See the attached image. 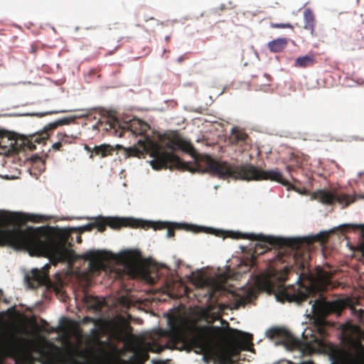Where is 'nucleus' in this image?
Returning a JSON list of instances; mask_svg holds the SVG:
<instances>
[{"instance_id":"obj_1","label":"nucleus","mask_w":364,"mask_h":364,"mask_svg":"<svg viewBox=\"0 0 364 364\" xmlns=\"http://www.w3.org/2000/svg\"><path fill=\"white\" fill-rule=\"evenodd\" d=\"M231 237L235 239H248L258 241L262 244H257L255 252L263 254L268 249V245L282 248H290L295 252L291 256H286L278 252L277 256L282 263L287 262V258L292 260L293 264L284 268L282 274L277 277L279 285L277 287L276 297L281 302H296L301 304L311 295L318 291L327 289L331 284L332 274L318 266L315 273L310 270V254L308 252L301 253L296 250L300 247L302 240L298 238H279L266 236L262 234H245L231 232ZM258 283L267 291H274L276 286L269 276H262L257 279Z\"/></svg>"},{"instance_id":"obj_2","label":"nucleus","mask_w":364,"mask_h":364,"mask_svg":"<svg viewBox=\"0 0 364 364\" xmlns=\"http://www.w3.org/2000/svg\"><path fill=\"white\" fill-rule=\"evenodd\" d=\"M117 126L122 129L119 134V137L124 136L127 133L141 137L135 146L125 149V153L128 156L140 157L144 154H150V156L153 157L150 164L154 169L177 168L188 170L192 173L198 172L193 170L195 169V165L200 158L196 159L194 164L189 166L173 153L177 150H181L191 155L195 154L192 144L183 138L177 132L171 131L161 135L160 139L162 146H161L146 134L150 127L140 119H134L129 124L121 127L114 116H109L106 118L105 129H116Z\"/></svg>"},{"instance_id":"obj_3","label":"nucleus","mask_w":364,"mask_h":364,"mask_svg":"<svg viewBox=\"0 0 364 364\" xmlns=\"http://www.w3.org/2000/svg\"><path fill=\"white\" fill-rule=\"evenodd\" d=\"M1 235L36 255L48 257L54 265L73 257V252L67 247L66 242L55 239L43 228L30 227L25 230L17 228L0 232V237Z\"/></svg>"},{"instance_id":"obj_4","label":"nucleus","mask_w":364,"mask_h":364,"mask_svg":"<svg viewBox=\"0 0 364 364\" xmlns=\"http://www.w3.org/2000/svg\"><path fill=\"white\" fill-rule=\"evenodd\" d=\"M193 171L208 173L221 179L232 178L244 181H272L285 186H291L290 183L283 178L282 172L278 168L266 171L250 164H231L227 161L214 159L208 155L200 157Z\"/></svg>"},{"instance_id":"obj_5","label":"nucleus","mask_w":364,"mask_h":364,"mask_svg":"<svg viewBox=\"0 0 364 364\" xmlns=\"http://www.w3.org/2000/svg\"><path fill=\"white\" fill-rule=\"evenodd\" d=\"M33 346L32 340L14 335L0 345V357L18 359L30 354L33 350Z\"/></svg>"},{"instance_id":"obj_6","label":"nucleus","mask_w":364,"mask_h":364,"mask_svg":"<svg viewBox=\"0 0 364 364\" xmlns=\"http://www.w3.org/2000/svg\"><path fill=\"white\" fill-rule=\"evenodd\" d=\"M93 223L95 228H97L100 232L105 231L107 226H109L113 229H119L123 227L132 228L149 227L146 224L144 225V220L131 218L99 217Z\"/></svg>"},{"instance_id":"obj_7","label":"nucleus","mask_w":364,"mask_h":364,"mask_svg":"<svg viewBox=\"0 0 364 364\" xmlns=\"http://www.w3.org/2000/svg\"><path fill=\"white\" fill-rule=\"evenodd\" d=\"M74 121L72 117H64L55 122L48 124L44 127V131L37 132L33 134L25 137L23 140V149L29 151H33L36 149V144H45L49 134L48 131L55 129L60 126L69 124L71 122Z\"/></svg>"},{"instance_id":"obj_8","label":"nucleus","mask_w":364,"mask_h":364,"mask_svg":"<svg viewBox=\"0 0 364 364\" xmlns=\"http://www.w3.org/2000/svg\"><path fill=\"white\" fill-rule=\"evenodd\" d=\"M228 336L231 340L228 347L233 355H238L242 350H250L252 346V334L228 327Z\"/></svg>"},{"instance_id":"obj_9","label":"nucleus","mask_w":364,"mask_h":364,"mask_svg":"<svg viewBox=\"0 0 364 364\" xmlns=\"http://www.w3.org/2000/svg\"><path fill=\"white\" fill-rule=\"evenodd\" d=\"M80 257L89 262V271L95 275L101 272H107L108 268L105 262L109 259V253L105 251L90 250L83 253Z\"/></svg>"},{"instance_id":"obj_10","label":"nucleus","mask_w":364,"mask_h":364,"mask_svg":"<svg viewBox=\"0 0 364 364\" xmlns=\"http://www.w3.org/2000/svg\"><path fill=\"white\" fill-rule=\"evenodd\" d=\"M169 329L166 331L159 330V336H165L168 338L166 348H176L178 343L183 340V332L181 326L173 318L168 320Z\"/></svg>"},{"instance_id":"obj_11","label":"nucleus","mask_w":364,"mask_h":364,"mask_svg":"<svg viewBox=\"0 0 364 364\" xmlns=\"http://www.w3.org/2000/svg\"><path fill=\"white\" fill-rule=\"evenodd\" d=\"M49 264H46L42 270L37 269H32L25 276V282L31 289H37L41 285H45L49 281L48 271Z\"/></svg>"},{"instance_id":"obj_12","label":"nucleus","mask_w":364,"mask_h":364,"mask_svg":"<svg viewBox=\"0 0 364 364\" xmlns=\"http://www.w3.org/2000/svg\"><path fill=\"white\" fill-rule=\"evenodd\" d=\"M267 336L270 338H281L284 346L289 348H294L299 345V341L285 328H272L267 331Z\"/></svg>"},{"instance_id":"obj_13","label":"nucleus","mask_w":364,"mask_h":364,"mask_svg":"<svg viewBox=\"0 0 364 364\" xmlns=\"http://www.w3.org/2000/svg\"><path fill=\"white\" fill-rule=\"evenodd\" d=\"M82 301L88 309L93 310L95 312L101 311L102 307L105 305L104 299H100L98 296H92L86 291L83 292Z\"/></svg>"},{"instance_id":"obj_14","label":"nucleus","mask_w":364,"mask_h":364,"mask_svg":"<svg viewBox=\"0 0 364 364\" xmlns=\"http://www.w3.org/2000/svg\"><path fill=\"white\" fill-rule=\"evenodd\" d=\"M145 223L144 225L146 224L149 225V227H139L140 228H143L145 230L153 228L154 230H162V229H167V237H171L174 236L175 234V228H179V225L178 224L172 225L168 223L165 222H156V223H152L149 221H144Z\"/></svg>"},{"instance_id":"obj_15","label":"nucleus","mask_w":364,"mask_h":364,"mask_svg":"<svg viewBox=\"0 0 364 364\" xmlns=\"http://www.w3.org/2000/svg\"><path fill=\"white\" fill-rule=\"evenodd\" d=\"M249 136L247 133L242 129H240L237 127H234L231 130L230 135L229 136L230 143L232 145L236 144H247V140Z\"/></svg>"},{"instance_id":"obj_16","label":"nucleus","mask_w":364,"mask_h":364,"mask_svg":"<svg viewBox=\"0 0 364 364\" xmlns=\"http://www.w3.org/2000/svg\"><path fill=\"white\" fill-rule=\"evenodd\" d=\"M200 283H201L202 285H206L209 287L210 289L208 291V300H212L215 298V294L217 292H220L223 290V284L218 282L216 280H212V281H206L204 280L203 278L200 279Z\"/></svg>"},{"instance_id":"obj_17","label":"nucleus","mask_w":364,"mask_h":364,"mask_svg":"<svg viewBox=\"0 0 364 364\" xmlns=\"http://www.w3.org/2000/svg\"><path fill=\"white\" fill-rule=\"evenodd\" d=\"M304 28L310 31L311 36H316L314 28L316 18L314 13L310 9H306L304 11Z\"/></svg>"},{"instance_id":"obj_18","label":"nucleus","mask_w":364,"mask_h":364,"mask_svg":"<svg viewBox=\"0 0 364 364\" xmlns=\"http://www.w3.org/2000/svg\"><path fill=\"white\" fill-rule=\"evenodd\" d=\"M314 197L321 203L326 205H331L335 202V194L326 190L316 191Z\"/></svg>"},{"instance_id":"obj_19","label":"nucleus","mask_w":364,"mask_h":364,"mask_svg":"<svg viewBox=\"0 0 364 364\" xmlns=\"http://www.w3.org/2000/svg\"><path fill=\"white\" fill-rule=\"evenodd\" d=\"M288 41L285 38L274 39L268 43V48L272 53H280L287 46Z\"/></svg>"},{"instance_id":"obj_20","label":"nucleus","mask_w":364,"mask_h":364,"mask_svg":"<svg viewBox=\"0 0 364 364\" xmlns=\"http://www.w3.org/2000/svg\"><path fill=\"white\" fill-rule=\"evenodd\" d=\"M316 63L314 55H306L299 57L295 60L294 65L298 68H306L314 65Z\"/></svg>"},{"instance_id":"obj_21","label":"nucleus","mask_w":364,"mask_h":364,"mask_svg":"<svg viewBox=\"0 0 364 364\" xmlns=\"http://www.w3.org/2000/svg\"><path fill=\"white\" fill-rule=\"evenodd\" d=\"M114 149L109 144H101L95 146L93 148V152L95 155L100 156L101 157H106L112 155Z\"/></svg>"},{"instance_id":"obj_22","label":"nucleus","mask_w":364,"mask_h":364,"mask_svg":"<svg viewBox=\"0 0 364 364\" xmlns=\"http://www.w3.org/2000/svg\"><path fill=\"white\" fill-rule=\"evenodd\" d=\"M18 218L14 215H9L4 212L0 211V225L18 223Z\"/></svg>"},{"instance_id":"obj_23","label":"nucleus","mask_w":364,"mask_h":364,"mask_svg":"<svg viewBox=\"0 0 364 364\" xmlns=\"http://www.w3.org/2000/svg\"><path fill=\"white\" fill-rule=\"evenodd\" d=\"M31 161H32L33 166L38 168V171H42L46 169L45 160L42 157L35 155L31 158Z\"/></svg>"},{"instance_id":"obj_24","label":"nucleus","mask_w":364,"mask_h":364,"mask_svg":"<svg viewBox=\"0 0 364 364\" xmlns=\"http://www.w3.org/2000/svg\"><path fill=\"white\" fill-rule=\"evenodd\" d=\"M57 136L58 139L60 140L63 145L73 144L77 139V136H74L73 135H68L67 134L65 133H58Z\"/></svg>"},{"instance_id":"obj_25","label":"nucleus","mask_w":364,"mask_h":364,"mask_svg":"<svg viewBox=\"0 0 364 364\" xmlns=\"http://www.w3.org/2000/svg\"><path fill=\"white\" fill-rule=\"evenodd\" d=\"M70 326V321L66 318H63L60 321V326L57 327L53 331L58 333H65Z\"/></svg>"},{"instance_id":"obj_26","label":"nucleus","mask_w":364,"mask_h":364,"mask_svg":"<svg viewBox=\"0 0 364 364\" xmlns=\"http://www.w3.org/2000/svg\"><path fill=\"white\" fill-rule=\"evenodd\" d=\"M341 229L343 231L351 230H360L361 236L364 238V226L361 225H343L341 226Z\"/></svg>"},{"instance_id":"obj_27","label":"nucleus","mask_w":364,"mask_h":364,"mask_svg":"<svg viewBox=\"0 0 364 364\" xmlns=\"http://www.w3.org/2000/svg\"><path fill=\"white\" fill-rule=\"evenodd\" d=\"M65 362L70 364H92L90 361H79L75 360L71 353H68L65 356Z\"/></svg>"},{"instance_id":"obj_28","label":"nucleus","mask_w":364,"mask_h":364,"mask_svg":"<svg viewBox=\"0 0 364 364\" xmlns=\"http://www.w3.org/2000/svg\"><path fill=\"white\" fill-rule=\"evenodd\" d=\"M348 196L346 194L335 195V201L340 204H343L345 206L349 205Z\"/></svg>"},{"instance_id":"obj_29","label":"nucleus","mask_w":364,"mask_h":364,"mask_svg":"<svg viewBox=\"0 0 364 364\" xmlns=\"http://www.w3.org/2000/svg\"><path fill=\"white\" fill-rule=\"evenodd\" d=\"M329 234L327 232H321L314 236L315 241L319 242L321 244H325L328 239Z\"/></svg>"},{"instance_id":"obj_30","label":"nucleus","mask_w":364,"mask_h":364,"mask_svg":"<svg viewBox=\"0 0 364 364\" xmlns=\"http://www.w3.org/2000/svg\"><path fill=\"white\" fill-rule=\"evenodd\" d=\"M91 335H92V341L95 343H98L100 342V332L98 329L93 328L91 329Z\"/></svg>"},{"instance_id":"obj_31","label":"nucleus","mask_w":364,"mask_h":364,"mask_svg":"<svg viewBox=\"0 0 364 364\" xmlns=\"http://www.w3.org/2000/svg\"><path fill=\"white\" fill-rule=\"evenodd\" d=\"M270 26L274 28H293L294 26L289 23H271Z\"/></svg>"},{"instance_id":"obj_32","label":"nucleus","mask_w":364,"mask_h":364,"mask_svg":"<svg viewBox=\"0 0 364 364\" xmlns=\"http://www.w3.org/2000/svg\"><path fill=\"white\" fill-rule=\"evenodd\" d=\"M149 349L150 350L153 351V352H161L162 351L165 347L162 346H160V345H158L156 343H149Z\"/></svg>"},{"instance_id":"obj_33","label":"nucleus","mask_w":364,"mask_h":364,"mask_svg":"<svg viewBox=\"0 0 364 364\" xmlns=\"http://www.w3.org/2000/svg\"><path fill=\"white\" fill-rule=\"evenodd\" d=\"M286 170L289 173L291 178L294 181H296V180L294 176V173L296 171V167L294 166L288 165L286 166Z\"/></svg>"},{"instance_id":"obj_34","label":"nucleus","mask_w":364,"mask_h":364,"mask_svg":"<svg viewBox=\"0 0 364 364\" xmlns=\"http://www.w3.org/2000/svg\"><path fill=\"white\" fill-rule=\"evenodd\" d=\"M255 263H256L255 257L254 255H252V257L249 261V264H247V266L249 267V270L255 265Z\"/></svg>"},{"instance_id":"obj_35","label":"nucleus","mask_w":364,"mask_h":364,"mask_svg":"<svg viewBox=\"0 0 364 364\" xmlns=\"http://www.w3.org/2000/svg\"><path fill=\"white\" fill-rule=\"evenodd\" d=\"M93 228H95L94 223L87 224L82 227V229L85 231H91Z\"/></svg>"},{"instance_id":"obj_36","label":"nucleus","mask_w":364,"mask_h":364,"mask_svg":"<svg viewBox=\"0 0 364 364\" xmlns=\"http://www.w3.org/2000/svg\"><path fill=\"white\" fill-rule=\"evenodd\" d=\"M63 144L61 143L60 140L58 139V141L53 144V149L55 150H60V148L63 146Z\"/></svg>"},{"instance_id":"obj_37","label":"nucleus","mask_w":364,"mask_h":364,"mask_svg":"<svg viewBox=\"0 0 364 364\" xmlns=\"http://www.w3.org/2000/svg\"><path fill=\"white\" fill-rule=\"evenodd\" d=\"M85 149L86 151H87L88 152H93V149H92L90 146H88L87 145H85ZM94 157V154L93 153H91V154L90 155V159H93Z\"/></svg>"},{"instance_id":"obj_38","label":"nucleus","mask_w":364,"mask_h":364,"mask_svg":"<svg viewBox=\"0 0 364 364\" xmlns=\"http://www.w3.org/2000/svg\"><path fill=\"white\" fill-rule=\"evenodd\" d=\"M87 322H94V318L89 317V316H86L83 318V323H87Z\"/></svg>"},{"instance_id":"obj_39","label":"nucleus","mask_w":364,"mask_h":364,"mask_svg":"<svg viewBox=\"0 0 364 364\" xmlns=\"http://www.w3.org/2000/svg\"><path fill=\"white\" fill-rule=\"evenodd\" d=\"M143 18H144V20L145 21H148L149 20H153L154 19L153 16H149L146 15V14H143Z\"/></svg>"},{"instance_id":"obj_40","label":"nucleus","mask_w":364,"mask_h":364,"mask_svg":"<svg viewBox=\"0 0 364 364\" xmlns=\"http://www.w3.org/2000/svg\"><path fill=\"white\" fill-rule=\"evenodd\" d=\"M264 77H265L267 79V80H268L269 82H270V81L272 80V77H271L269 75H268V74H266V73H265V74L264 75Z\"/></svg>"},{"instance_id":"obj_41","label":"nucleus","mask_w":364,"mask_h":364,"mask_svg":"<svg viewBox=\"0 0 364 364\" xmlns=\"http://www.w3.org/2000/svg\"><path fill=\"white\" fill-rule=\"evenodd\" d=\"M114 277H119L121 273L119 271H114Z\"/></svg>"},{"instance_id":"obj_42","label":"nucleus","mask_w":364,"mask_h":364,"mask_svg":"<svg viewBox=\"0 0 364 364\" xmlns=\"http://www.w3.org/2000/svg\"><path fill=\"white\" fill-rule=\"evenodd\" d=\"M183 60V58L182 56L178 58V62L181 63Z\"/></svg>"},{"instance_id":"obj_43","label":"nucleus","mask_w":364,"mask_h":364,"mask_svg":"<svg viewBox=\"0 0 364 364\" xmlns=\"http://www.w3.org/2000/svg\"><path fill=\"white\" fill-rule=\"evenodd\" d=\"M77 242L78 243H80V242H82V239H81V237H80V236H78V237H77Z\"/></svg>"},{"instance_id":"obj_44","label":"nucleus","mask_w":364,"mask_h":364,"mask_svg":"<svg viewBox=\"0 0 364 364\" xmlns=\"http://www.w3.org/2000/svg\"><path fill=\"white\" fill-rule=\"evenodd\" d=\"M165 40H166V41H168L170 40V36H166V38H165Z\"/></svg>"},{"instance_id":"obj_45","label":"nucleus","mask_w":364,"mask_h":364,"mask_svg":"<svg viewBox=\"0 0 364 364\" xmlns=\"http://www.w3.org/2000/svg\"><path fill=\"white\" fill-rule=\"evenodd\" d=\"M58 112H48L47 114H53V113H57Z\"/></svg>"},{"instance_id":"obj_46","label":"nucleus","mask_w":364,"mask_h":364,"mask_svg":"<svg viewBox=\"0 0 364 364\" xmlns=\"http://www.w3.org/2000/svg\"><path fill=\"white\" fill-rule=\"evenodd\" d=\"M119 47V45H118V46H115L114 49L116 50V49H117Z\"/></svg>"},{"instance_id":"obj_47","label":"nucleus","mask_w":364,"mask_h":364,"mask_svg":"<svg viewBox=\"0 0 364 364\" xmlns=\"http://www.w3.org/2000/svg\"><path fill=\"white\" fill-rule=\"evenodd\" d=\"M315 306H316V304H313V309H314Z\"/></svg>"},{"instance_id":"obj_48","label":"nucleus","mask_w":364,"mask_h":364,"mask_svg":"<svg viewBox=\"0 0 364 364\" xmlns=\"http://www.w3.org/2000/svg\"><path fill=\"white\" fill-rule=\"evenodd\" d=\"M128 328H129L130 330H132V326H128Z\"/></svg>"}]
</instances>
